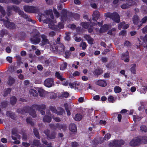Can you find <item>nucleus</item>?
Instances as JSON below:
<instances>
[{
  "mask_svg": "<svg viewBox=\"0 0 147 147\" xmlns=\"http://www.w3.org/2000/svg\"><path fill=\"white\" fill-rule=\"evenodd\" d=\"M44 133L47 136L48 138L51 139H54L55 137V134L54 132L50 133L49 131L46 129L44 131Z\"/></svg>",
  "mask_w": 147,
  "mask_h": 147,
  "instance_id": "nucleus-14",
  "label": "nucleus"
},
{
  "mask_svg": "<svg viewBox=\"0 0 147 147\" xmlns=\"http://www.w3.org/2000/svg\"><path fill=\"white\" fill-rule=\"evenodd\" d=\"M84 38L88 41V43L91 45L93 43L94 40L89 35H86L84 36Z\"/></svg>",
  "mask_w": 147,
  "mask_h": 147,
  "instance_id": "nucleus-21",
  "label": "nucleus"
},
{
  "mask_svg": "<svg viewBox=\"0 0 147 147\" xmlns=\"http://www.w3.org/2000/svg\"><path fill=\"white\" fill-rule=\"evenodd\" d=\"M105 17H109L112 19L116 22L118 23L119 22V16L116 12H115L113 13H107L105 14Z\"/></svg>",
  "mask_w": 147,
  "mask_h": 147,
  "instance_id": "nucleus-5",
  "label": "nucleus"
},
{
  "mask_svg": "<svg viewBox=\"0 0 147 147\" xmlns=\"http://www.w3.org/2000/svg\"><path fill=\"white\" fill-rule=\"evenodd\" d=\"M7 61L9 63H11L12 62V58L10 57H7L6 58Z\"/></svg>",
  "mask_w": 147,
  "mask_h": 147,
  "instance_id": "nucleus-60",
  "label": "nucleus"
},
{
  "mask_svg": "<svg viewBox=\"0 0 147 147\" xmlns=\"http://www.w3.org/2000/svg\"><path fill=\"white\" fill-rule=\"evenodd\" d=\"M115 29L114 28H113L111 30H109V31L108 34L110 35H113L114 34L115 32Z\"/></svg>",
  "mask_w": 147,
  "mask_h": 147,
  "instance_id": "nucleus-49",
  "label": "nucleus"
},
{
  "mask_svg": "<svg viewBox=\"0 0 147 147\" xmlns=\"http://www.w3.org/2000/svg\"><path fill=\"white\" fill-rule=\"evenodd\" d=\"M140 129L144 132H147V126L144 125L141 126L140 127Z\"/></svg>",
  "mask_w": 147,
  "mask_h": 147,
  "instance_id": "nucleus-41",
  "label": "nucleus"
},
{
  "mask_svg": "<svg viewBox=\"0 0 147 147\" xmlns=\"http://www.w3.org/2000/svg\"><path fill=\"white\" fill-rule=\"evenodd\" d=\"M74 17V18L76 20L78 19L80 17V16L79 14H74L73 16Z\"/></svg>",
  "mask_w": 147,
  "mask_h": 147,
  "instance_id": "nucleus-63",
  "label": "nucleus"
},
{
  "mask_svg": "<svg viewBox=\"0 0 147 147\" xmlns=\"http://www.w3.org/2000/svg\"><path fill=\"white\" fill-rule=\"evenodd\" d=\"M125 22H122L120 23L118 26V29L121 30L122 27L123 29H125L129 27V25L128 24L124 25Z\"/></svg>",
  "mask_w": 147,
  "mask_h": 147,
  "instance_id": "nucleus-24",
  "label": "nucleus"
},
{
  "mask_svg": "<svg viewBox=\"0 0 147 147\" xmlns=\"http://www.w3.org/2000/svg\"><path fill=\"white\" fill-rule=\"evenodd\" d=\"M80 46L81 47H82L83 49H86V43L85 42H82L81 43L80 45Z\"/></svg>",
  "mask_w": 147,
  "mask_h": 147,
  "instance_id": "nucleus-48",
  "label": "nucleus"
},
{
  "mask_svg": "<svg viewBox=\"0 0 147 147\" xmlns=\"http://www.w3.org/2000/svg\"><path fill=\"white\" fill-rule=\"evenodd\" d=\"M124 141L123 140H115L111 141L109 144V146L110 147H112L115 146L116 147H118L123 144Z\"/></svg>",
  "mask_w": 147,
  "mask_h": 147,
  "instance_id": "nucleus-9",
  "label": "nucleus"
},
{
  "mask_svg": "<svg viewBox=\"0 0 147 147\" xmlns=\"http://www.w3.org/2000/svg\"><path fill=\"white\" fill-rule=\"evenodd\" d=\"M29 108L26 107L24 108L23 110L19 112V113H21L22 114H24L25 113H27L29 110Z\"/></svg>",
  "mask_w": 147,
  "mask_h": 147,
  "instance_id": "nucleus-40",
  "label": "nucleus"
},
{
  "mask_svg": "<svg viewBox=\"0 0 147 147\" xmlns=\"http://www.w3.org/2000/svg\"><path fill=\"white\" fill-rule=\"evenodd\" d=\"M65 49V48L64 45L60 43L57 48V51L59 52H62L64 51Z\"/></svg>",
  "mask_w": 147,
  "mask_h": 147,
  "instance_id": "nucleus-20",
  "label": "nucleus"
},
{
  "mask_svg": "<svg viewBox=\"0 0 147 147\" xmlns=\"http://www.w3.org/2000/svg\"><path fill=\"white\" fill-rule=\"evenodd\" d=\"M67 64L65 62H63L60 66V69L62 70H63L67 67Z\"/></svg>",
  "mask_w": 147,
  "mask_h": 147,
  "instance_id": "nucleus-33",
  "label": "nucleus"
},
{
  "mask_svg": "<svg viewBox=\"0 0 147 147\" xmlns=\"http://www.w3.org/2000/svg\"><path fill=\"white\" fill-rule=\"evenodd\" d=\"M89 25V23H85L82 22L81 23V25L82 27L85 28H88V31L89 32H91L93 31V29H95L96 31H98L97 30V27H96V26L94 25L93 22H91L90 24V25Z\"/></svg>",
  "mask_w": 147,
  "mask_h": 147,
  "instance_id": "nucleus-6",
  "label": "nucleus"
},
{
  "mask_svg": "<svg viewBox=\"0 0 147 147\" xmlns=\"http://www.w3.org/2000/svg\"><path fill=\"white\" fill-rule=\"evenodd\" d=\"M29 93L30 95L31 96H36L37 95V91L35 90L32 89L29 91Z\"/></svg>",
  "mask_w": 147,
  "mask_h": 147,
  "instance_id": "nucleus-28",
  "label": "nucleus"
},
{
  "mask_svg": "<svg viewBox=\"0 0 147 147\" xmlns=\"http://www.w3.org/2000/svg\"><path fill=\"white\" fill-rule=\"evenodd\" d=\"M43 120L45 122H49L51 120V118L49 116L46 115L44 117Z\"/></svg>",
  "mask_w": 147,
  "mask_h": 147,
  "instance_id": "nucleus-32",
  "label": "nucleus"
},
{
  "mask_svg": "<svg viewBox=\"0 0 147 147\" xmlns=\"http://www.w3.org/2000/svg\"><path fill=\"white\" fill-rule=\"evenodd\" d=\"M12 10H13L16 12H18L19 14L24 18L26 19H27V20L28 21L34 24L35 22V21L32 20L30 18H29L27 15L24 14L22 11L18 7L16 6H9L7 7V11L8 13L7 15L8 16L10 15Z\"/></svg>",
  "mask_w": 147,
  "mask_h": 147,
  "instance_id": "nucleus-2",
  "label": "nucleus"
},
{
  "mask_svg": "<svg viewBox=\"0 0 147 147\" xmlns=\"http://www.w3.org/2000/svg\"><path fill=\"white\" fill-rule=\"evenodd\" d=\"M129 55L128 52H126L125 53L122 54V59L124 60L125 62H128L129 61V59L127 57Z\"/></svg>",
  "mask_w": 147,
  "mask_h": 147,
  "instance_id": "nucleus-22",
  "label": "nucleus"
},
{
  "mask_svg": "<svg viewBox=\"0 0 147 147\" xmlns=\"http://www.w3.org/2000/svg\"><path fill=\"white\" fill-rule=\"evenodd\" d=\"M108 101L110 102H113L114 101V98L112 96H110L108 98Z\"/></svg>",
  "mask_w": 147,
  "mask_h": 147,
  "instance_id": "nucleus-52",
  "label": "nucleus"
},
{
  "mask_svg": "<svg viewBox=\"0 0 147 147\" xmlns=\"http://www.w3.org/2000/svg\"><path fill=\"white\" fill-rule=\"evenodd\" d=\"M45 13L46 16L42 15L41 16V19L43 20V22L49 24V27L51 29L57 30L58 29L57 27L54 24L56 22L54 21H53L52 20L54 18L52 10L51 9L46 11Z\"/></svg>",
  "mask_w": 147,
  "mask_h": 147,
  "instance_id": "nucleus-1",
  "label": "nucleus"
},
{
  "mask_svg": "<svg viewBox=\"0 0 147 147\" xmlns=\"http://www.w3.org/2000/svg\"><path fill=\"white\" fill-rule=\"evenodd\" d=\"M136 64H133L131 65V67L130 69V70L131 72L134 74H136Z\"/></svg>",
  "mask_w": 147,
  "mask_h": 147,
  "instance_id": "nucleus-30",
  "label": "nucleus"
},
{
  "mask_svg": "<svg viewBox=\"0 0 147 147\" xmlns=\"http://www.w3.org/2000/svg\"><path fill=\"white\" fill-rule=\"evenodd\" d=\"M57 127L59 129L61 130H65L67 128V126L66 125L58 124L57 125Z\"/></svg>",
  "mask_w": 147,
  "mask_h": 147,
  "instance_id": "nucleus-29",
  "label": "nucleus"
},
{
  "mask_svg": "<svg viewBox=\"0 0 147 147\" xmlns=\"http://www.w3.org/2000/svg\"><path fill=\"white\" fill-rule=\"evenodd\" d=\"M147 20V16L145 17L142 20V21L141 22V23L139 25L138 27H139L138 28V29H139L140 27L142 26V24L143 23H145L146 21Z\"/></svg>",
  "mask_w": 147,
  "mask_h": 147,
  "instance_id": "nucleus-36",
  "label": "nucleus"
},
{
  "mask_svg": "<svg viewBox=\"0 0 147 147\" xmlns=\"http://www.w3.org/2000/svg\"><path fill=\"white\" fill-rule=\"evenodd\" d=\"M114 91L115 93H120L121 91V89L119 87L116 86L114 87Z\"/></svg>",
  "mask_w": 147,
  "mask_h": 147,
  "instance_id": "nucleus-35",
  "label": "nucleus"
},
{
  "mask_svg": "<svg viewBox=\"0 0 147 147\" xmlns=\"http://www.w3.org/2000/svg\"><path fill=\"white\" fill-rule=\"evenodd\" d=\"M38 92L40 96L42 97L44 96L45 95L47 94L48 92L46 91L42 88H40L38 90Z\"/></svg>",
  "mask_w": 147,
  "mask_h": 147,
  "instance_id": "nucleus-19",
  "label": "nucleus"
},
{
  "mask_svg": "<svg viewBox=\"0 0 147 147\" xmlns=\"http://www.w3.org/2000/svg\"><path fill=\"white\" fill-rule=\"evenodd\" d=\"M111 135L110 134H106L104 137L105 140H108L111 137Z\"/></svg>",
  "mask_w": 147,
  "mask_h": 147,
  "instance_id": "nucleus-51",
  "label": "nucleus"
},
{
  "mask_svg": "<svg viewBox=\"0 0 147 147\" xmlns=\"http://www.w3.org/2000/svg\"><path fill=\"white\" fill-rule=\"evenodd\" d=\"M34 132L35 136L38 138H39V133L37 129L36 128L34 129Z\"/></svg>",
  "mask_w": 147,
  "mask_h": 147,
  "instance_id": "nucleus-46",
  "label": "nucleus"
},
{
  "mask_svg": "<svg viewBox=\"0 0 147 147\" xmlns=\"http://www.w3.org/2000/svg\"><path fill=\"white\" fill-rule=\"evenodd\" d=\"M69 130L72 132H74L76 131V127L74 124H71L70 125L69 127Z\"/></svg>",
  "mask_w": 147,
  "mask_h": 147,
  "instance_id": "nucleus-25",
  "label": "nucleus"
},
{
  "mask_svg": "<svg viewBox=\"0 0 147 147\" xmlns=\"http://www.w3.org/2000/svg\"><path fill=\"white\" fill-rule=\"evenodd\" d=\"M24 11L28 13H34L38 10V8L36 7L32 6L25 5L24 6Z\"/></svg>",
  "mask_w": 147,
  "mask_h": 147,
  "instance_id": "nucleus-8",
  "label": "nucleus"
},
{
  "mask_svg": "<svg viewBox=\"0 0 147 147\" xmlns=\"http://www.w3.org/2000/svg\"><path fill=\"white\" fill-rule=\"evenodd\" d=\"M14 79L13 78L11 77H9L8 81V84L9 85H11L14 83Z\"/></svg>",
  "mask_w": 147,
  "mask_h": 147,
  "instance_id": "nucleus-38",
  "label": "nucleus"
},
{
  "mask_svg": "<svg viewBox=\"0 0 147 147\" xmlns=\"http://www.w3.org/2000/svg\"><path fill=\"white\" fill-rule=\"evenodd\" d=\"M36 109L40 111V113L42 115H44L45 114V112L41 110V109L44 110L45 109V105H42L39 106H36Z\"/></svg>",
  "mask_w": 147,
  "mask_h": 147,
  "instance_id": "nucleus-18",
  "label": "nucleus"
},
{
  "mask_svg": "<svg viewBox=\"0 0 147 147\" xmlns=\"http://www.w3.org/2000/svg\"><path fill=\"white\" fill-rule=\"evenodd\" d=\"M107 123V122L105 120H100L99 123H97L98 124L105 125Z\"/></svg>",
  "mask_w": 147,
  "mask_h": 147,
  "instance_id": "nucleus-53",
  "label": "nucleus"
},
{
  "mask_svg": "<svg viewBox=\"0 0 147 147\" xmlns=\"http://www.w3.org/2000/svg\"><path fill=\"white\" fill-rule=\"evenodd\" d=\"M47 95L50 96V98L52 99H55L57 97V94L53 92H48Z\"/></svg>",
  "mask_w": 147,
  "mask_h": 147,
  "instance_id": "nucleus-31",
  "label": "nucleus"
},
{
  "mask_svg": "<svg viewBox=\"0 0 147 147\" xmlns=\"http://www.w3.org/2000/svg\"><path fill=\"white\" fill-rule=\"evenodd\" d=\"M41 37L42 38L41 43H40L41 46H42L47 44H49V41L47 38L46 36L44 35H42Z\"/></svg>",
  "mask_w": 147,
  "mask_h": 147,
  "instance_id": "nucleus-16",
  "label": "nucleus"
},
{
  "mask_svg": "<svg viewBox=\"0 0 147 147\" xmlns=\"http://www.w3.org/2000/svg\"><path fill=\"white\" fill-rule=\"evenodd\" d=\"M142 32L145 34L147 32V25L142 30Z\"/></svg>",
  "mask_w": 147,
  "mask_h": 147,
  "instance_id": "nucleus-56",
  "label": "nucleus"
},
{
  "mask_svg": "<svg viewBox=\"0 0 147 147\" xmlns=\"http://www.w3.org/2000/svg\"><path fill=\"white\" fill-rule=\"evenodd\" d=\"M50 49L51 51L53 52H55L57 51V48H56L55 46L51 47Z\"/></svg>",
  "mask_w": 147,
  "mask_h": 147,
  "instance_id": "nucleus-57",
  "label": "nucleus"
},
{
  "mask_svg": "<svg viewBox=\"0 0 147 147\" xmlns=\"http://www.w3.org/2000/svg\"><path fill=\"white\" fill-rule=\"evenodd\" d=\"M53 11L54 13L55 14L56 16L58 17L59 15V13L55 9H53Z\"/></svg>",
  "mask_w": 147,
  "mask_h": 147,
  "instance_id": "nucleus-62",
  "label": "nucleus"
},
{
  "mask_svg": "<svg viewBox=\"0 0 147 147\" xmlns=\"http://www.w3.org/2000/svg\"><path fill=\"white\" fill-rule=\"evenodd\" d=\"M127 4L129 5V3L130 4H132V5L131 6L135 4L136 2H134L132 0H129L127 1Z\"/></svg>",
  "mask_w": 147,
  "mask_h": 147,
  "instance_id": "nucleus-58",
  "label": "nucleus"
},
{
  "mask_svg": "<svg viewBox=\"0 0 147 147\" xmlns=\"http://www.w3.org/2000/svg\"><path fill=\"white\" fill-rule=\"evenodd\" d=\"M99 13L98 11H96L93 12L92 14V19L94 22H92L94 24V25L95 24L96 26V27H97L98 26L100 27L102 24L101 22H97L96 21L99 18Z\"/></svg>",
  "mask_w": 147,
  "mask_h": 147,
  "instance_id": "nucleus-7",
  "label": "nucleus"
},
{
  "mask_svg": "<svg viewBox=\"0 0 147 147\" xmlns=\"http://www.w3.org/2000/svg\"><path fill=\"white\" fill-rule=\"evenodd\" d=\"M147 143V137L144 136L141 139L138 138H135L132 140L130 142V145L131 146H136L141 143Z\"/></svg>",
  "mask_w": 147,
  "mask_h": 147,
  "instance_id": "nucleus-3",
  "label": "nucleus"
},
{
  "mask_svg": "<svg viewBox=\"0 0 147 147\" xmlns=\"http://www.w3.org/2000/svg\"><path fill=\"white\" fill-rule=\"evenodd\" d=\"M132 5V4H130L129 3V5L127 4H123L121 6V8L123 9H126L131 6Z\"/></svg>",
  "mask_w": 147,
  "mask_h": 147,
  "instance_id": "nucleus-39",
  "label": "nucleus"
},
{
  "mask_svg": "<svg viewBox=\"0 0 147 147\" xmlns=\"http://www.w3.org/2000/svg\"><path fill=\"white\" fill-rule=\"evenodd\" d=\"M70 33H67L66 34V36L65 37V39L67 40H69L70 39V37L69 36Z\"/></svg>",
  "mask_w": 147,
  "mask_h": 147,
  "instance_id": "nucleus-59",
  "label": "nucleus"
},
{
  "mask_svg": "<svg viewBox=\"0 0 147 147\" xmlns=\"http://www.w3.org/2000/svg\"><path fill=\"white\" fill-rule=\"evenodd\" d=\"M26 121L28 123H29L31 124L32 125H34V123L32 122L30 118H28L26 119Z\"/></svg>",
  "mask_w": 147,
  "mask_h": 147,
  "instance_id": "nucleus-54",
  "label": "nucleus"
},
{
  "mask_svg": "<svg viewBox=\"0 0 147 147\" xmlns=\"http://www.w3.org/2000/svg\"><path fill=\"white\" fill-rule=\"evenodd\" d=\"M0 12L2 14L3 17L5 14V11L3 7L1 6H0Z\"/></svg>",
  "mask_w": 147,
  "mask_h": 147,
  "instance_id": "nucleus-45",
  "label": "nucleus"
},
{
  "mask_svg": "<svg viewBox=\"0 0 147 147\" xmlns=\"http://www.w3.org/2000/svg\"><path fill=\"white\" fill-rule=\"evenodd\" d=\"M6 115L7 116L10 117L12 119H14V114L11 113L10 112H7Z\"/></svg>",
  "mask_w": 147,
  "mask_h": 147,
  "instance_id": "nucleus-44",
  "label": "nucleus"
},
{
  "mask_svg": "<svg viewBox=\"0 0 147 147\" xmlns=\"http://www.w3.org/2000/svg\"><path fill=\"white\" fill-rule=\"evenodd\" d=\"M69 93L67 92H63L61 95V96L62 97L67 98L69 96Z\"/></svg>",
  "mask_w": 147,
  "mask_h": 147,
  "instance_id": "nucleus-43",
  "label": "nucleus"
},
{
  "mask_svg": "<svg viewBox=\"0 0 147 147\" xmlns=\"http://www.w3.org/2000/svg\"><path fill=\"white\" fill-rule=\"evenodd\" d=\"M40 36L39 32L37 30H35L34 36L30 39L31 43L34 45L38 44L40 42Z\"/></svg>",
  "mask_w": 147,
  "mask_h": 147,
  "instance_id": "nucleus-4",
  "label": "nucleus"
},
{
  "mask_svg": "<svg viewBox=\"0 0 147 147\" xmlns=\"http://www.w3.org/2000/svg\"><path fill=\"white\" fill-rule=\"evenodd\" d=\"M42 142L44 144L47 145V146L46 147H52L51 146V144L49 143L48 144H47V142L45 140V139L43 138L42 139Z\"/></svg>",
  "mask_w": 147,
  "mask_h": 147,
  "instance_id": "nucleus-47",
  "label": "nucleus"
},
{
  "mask_svg": "<svg viewBox=\"0 0 147 147\" xmlns=\"http://www.w3.org/2000/svg\"><path fill=\"white\" fill-rule=\"evenodd\" d=\"M147 90V84H144L140 87L137 91L141 94H145Z\"/></svg>",
  "mask_w": 147,
  "mask_h": 147,
  "instance_id": "nucleus-15",
  "label": "nucleus"
},
{
  "mask_svg": "<svg viewBox=\"0 0 147 147\" xmlns=\"http://www.w3.org/2000/svg\"><path fill=\"white\" fill-rule=\"evenodd\" d=\"M2 17H0V20H3L4 22V25L7 27V28L10 29H13L15 28V24L13 23H11L8 21V18H6L5 20L3 19H2Z\"/></svg>",
  "mask_w": 147,
  "mask_h": 147,
  "instance_id": "nucleus-10",
  "label": "nucleus"
},
{
  "mask_svg": "<svg viewBox=\"0 0 147 147\" xmlns=\"http://www.w3.org/2000/svg\"><path fill=\"white\" fill-rule=\"evenodd\" d=\"M44 85L48 88H50L54 86L53 79L52 78H47L44 82Z\"/></svg>",
  "mask_w": 147,
  "mask_h": 147,
  "instance_id": "nucleus-12",
  "label": "nucleus"
},
{
  "mask_svg": "<svg viewBox=\"0 0 147 147\" xmlns=\"http://www.w3.org/2000/svg\"><path fill=\"white\" fill-rule=\"evenodd\" d=\"M12 135L11 137L12 139L14 140H16L14 142H11V143L13 144H18L20 143V141L18 140H16L17 139H19L20 136L19 135H17L16 133L14 132L13 131L12 132Z\"/></svg>",
  "mask_w": 147,
  "mask_h": 147,
  "instance_id": "nucleus-13",
  "label": "nucleus"
},
{
  "mask_svg": "<svg viewBox=\"0 0 147 147\" xmlns=\"http://www.w3.org/2000/svg\"><path fill=\"white\" fill-rule=\"evenodd\" d=\"M78 146V144L76 142H74L72 143V147H77Z\"/></svg>",
  "mask_w": 147,
  "mask_h": 147,
  "instance_id": "nucleus-64",
  "label": "nucleus"
},
{
  "mask_svg": "<svg viewBox=\"0 0 147 147\" xmlns=\"http://www.w3.org/2000/svg\"><path fill=\"white\" fill-rule=\"evenodd\" d=\"M55 76L56 77L61 81H63L65 80L64 78L62 76V74L59 73V72H57L55 73Z\"/></svg>",
  "mask_w": 147,
  "mask_h": 147,
  "instance_id": "nucleus-26",
  "label": "nucleus"
},
{
  "mask_svg": "<svg viewBox=\"0 0 147 147\" xmlns=\"http://www.w3.org/2000/svg\"><path fill=\"white\" fill-rule=\"evenodd\" d=\"M95 84L99 86L102 87H105L107 85L106 82L103 80H99L96 81Z\"/></svg>",
  "mask_w": 147,
  "mask_h": 147,
  "instance_id": "nucleus-17",
  "label": "nucleus"
},
{
  "mask_svg": "<svg viewBox=\"0 0 147 147\" xmlns=\"http://www.w3.org/2000/svg\"><path fill=\"white\" fill-rule=\"evenodd\" d=\"M16 100L15 97L13 96L10 98V102L12 105L14 104L16 102Z\"/></svg>",
  "mask_w": 147,
  "mask_h": 147,
  "instance_id": "nucleus-42",
  "label": "nucleus"
},
{
  "mask_svg": "<svg viewBox=\"0 0 147 147\" xmlns=\"http://www.w3.org/2000/svg\"><path fill=\"white\" fill-rule=\"evenodd\" d=\"M140 38L144 42L147 41V34L144 37L140 36Z\"/></svg>",
  "mask_w": 147,
  "mask_h": 147,
  "instance_id": "nucleus-50",
  "label": "nucleus"
},
{
  "mask_svg": "<svg viewBox=\"0 0 147 147\" xmlns=\"http://www.w3.org/2000/svg\"><path fill=\"white\" fill-rule=\"evenodd\" d=\"M50 109L52 112L59 115L63 114L64 112V110L60 107L58 108L57 110H56L54 107L50 106Z\"/></svg>",
  "mask_w": 147,
  "mask_h": 147,
  "instance_id": "nucleus-11",
  "label": "nucleus"
},
{
  "mask_svg": "<svg viewBox=\"0 0 147 147\" xmlns=\"http://www.w3.org/2000/svg\"><path fill=\"white\" fill-rule=\"evenodd\" d=\"M142 118L141 117H139L137 115H134L133 116V119L134 121H140Z\"/></svg>",
  "mask_w": 147,
  "mask_h": 147,
  "instance_id": "nucleus-37",
  "label": "nucleus"
},
{
  "mask_svg": "<svg viewBox=\"0 0 147 147\" xmlns=\"http://www.w3.org/2000/svg\"><path fill=\"white\" fill-rule=\"evenodd\" d=\"M30 114L33 117H34L36 116L35 111L34 110L32 111L30 110Z\"/></svg>",
  "mask_w": 147,
  "mask_h": 147,
  "instance_id": "nucleus-55",
  "label": "nucleus"
},
{
  "mask_svg": "<svg viewBox=\"0 0 147 147\" xmlns=\"http://www.w3.org/2000/svg\"><path fill=\"white\" fill-rule=\"evenodd\" d=\"M82 118V116L80 114H77L74 117L75 120L76 121L80 120Z\"/></svg>",
  "mask_w": 147,
  "mask_h": 147,
  "instance_id": "nucleus-34",
  "label": "nucleus"
},
{
  "mask_svg": "<svg viewBox=\"0 0 147 147\" xmlns=\"http://www.w3.org/2000/svg\"><path fill=\"white\" fill-rule=\"evenodd\" d=\"M109 27V26L108 25H104L100 29L99 31L100 32H102L105 30H107Z\"/></svg>",
  "mask_w": 147,
  "mask_h": 147,
  "instance_id": "nucleus-27",
  "label": "nucleus"
},
{
  "mask_svg": "<svg viewBox=\"0 0 147 147\" xmlns=\"http://www.w3.org/2000/svg\"><path fill=\"white\" fill-rule=\"evenodd\" d=\"M51 117L54 119V120L56 122H59L60 121V119L59 117H54L53 116H52Z\"/></svg>",
  "mask_w": 147,
  "mask_h": 147,
  "instance_id": "nucleus-61",
  "label": "nucleus"
},
{
  "mask_svg": "<svg viewBox=\"0 0 147 147\" xmlns=\"http://www.w3.org/2000/svg\"><path fill=\"white\" fill-rule=\"evenodd\" d=\"M133 21L135 25L139 24L141 23V22L139 21L138 16L136 15L134 16L133 19Z\"/></svg>",
  "mask_w": 147,
  "mask_h": 147,
  "instance_id": "nucleus-23",
  "label": "nucleus"
}]
</instances>
